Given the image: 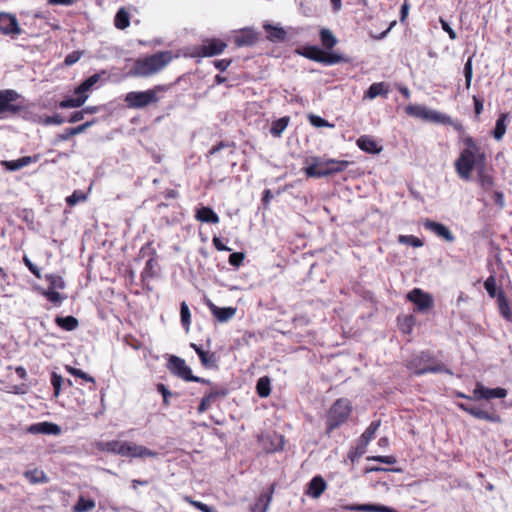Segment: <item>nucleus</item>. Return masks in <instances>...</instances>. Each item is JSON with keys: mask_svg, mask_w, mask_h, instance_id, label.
I'll use <instances>...</instances> for the list:
<instances>
[{"mask_svg": "<svg viewBox=\"0 0 512 512\" xmlns=\"http://www.w3.org/2000/svg\"><path fill=\"white\" fill-rule=\"evenodd\" d=\"M173 59L171 51H159L135 61L129 74L136 77H148L160 72Z\"/></svg>", "mask_w": 512, "mask_h": 512, "instance_id": "f257e3e1", "label": "nucleus"}, {"mask_svg": "<svg viewBox=\"0 0 512 512\" xmlns=\"http://www.w3.org/2000/svg\"><path fill=\"white\" fill-rule=\"evenodd\" d=\"M169 88V85H156L146 91H132L126 94L125 102L130 108H144L157 103L161 98L160 94L166 92Z\"/></svg>", "mask_w": 512, "mask_h": 512, "instance_id": "f03ea898", "label": "nucleus"}, {"mask_svg": "<svg viewBox=\"0 0 512 512\" xmlns=\"http://www.w3.org/2000/svg\"><path fill=\"white\" fill-rule=\"evenodd\" d=\"M408 368L415 375H423L426 373H447L452 374L444 364L434 360L428 352H421L415 355L408 364Z\"/></svg>", "mask_w": 512, "mask_h": 512, "instance_id": "7ed1b4c3", "label": "nucleus"}, {"mask_svg": "<svg viewBox=\"0 0 512 512\" xmlns=\"http://www.w3.org/2000/svg\"><path fill=\"white\" fill-rule=\"evenodd\" d=\"M485 155L483 152H473L461 150L458 158L455 160L454 166L458 177L464 181H469L474 168L478 164H483Z\"/></svg>", "mask_w": 512, "mask_h": 512, "instance_id": "20e7f679", "label": "nucleus"}, {"mask_svg": "<svg viewBox=\"0 0 512 512\" xmlns=\"http://www.w3.org/2000/svg\"><path fill=\"white\" fill-rule=\"evenodd\" d=\"M351 404L348 399L340 398L331 406L327 416V430H332L343 424L351 413Z\"/></svg>", "mask_w": 512, "mask_h": 512, "instance_id": "39448f33", "label": "nucleus"}, {"mask_svg": "<svg viewBox=\"0 0 512 512\" xmlns=\"http://www.w3.org/2000/svg\"><path fill=\"white\" fill-rule=\"evenodd\" d=\"M167 368L169 369V371L172 374L176 375L177 377H179L185 381L199 382V383H203V384L210 383V381L207 379L194 376L192 374L191 368L186 365L185 360L178 356L172 355L169 358L168 363H167Z\"/></svg>", "mask_w": 512, "mask_h": 512, "instance_id": "423d86ee", "label": "nucleus"}, {"mask_svg": "<svg viewBox=\"0 0 512 512\" xmlns=\"http://www.w3.org/2000/svg\"><path fill=\"white\" fill-rule=\"evenodd\" d=\"M20 95L12 89H6L0 91V116L1 118L7 117L8 115H16L22 109L23 106L15 103Z\"/></svg>", "mask_w": 512, "mask_h": 512, "instance_id": "0eeeda50", "label": "nucleus"}, {"mask_svg": "<svg viewBox=\"0 0 512 512\" xmlns=\"http://www.w3.org/2000/svg\"><path fill=\"white\" fill-rule=\"evenodd\" d=\"M224 50V42L220 39H205L200 45L190 49V55L194 58L212 57L219 55Z\"/></svg>", "mask_w": 512, "mask_h": 512, "instance_id": "6e6552de", "label": "nucleus"}, {"mask_svg": "<svg viewBox=\"0 0 512 512\" xmlns=\"http://www.w3.org/2000/svg\"><path fill=\"white\" fill-rule=\"evenodd\" d=\"M507 394L508 392L504 388H488L485 387L482 383L477 382L473 390V400H490L492 398H505Z\"/></svg>", "mask_w": 512, "mask_h": 512, "instance_id": "1a4fd4ad", "label": "nucleus"}, {"mask_svg": "<svg viewBox=\"0 0 512 512\" xmlns=\"http://www.w3.org/2000/svg\"><path fill=\"white\" fill-rule=\"evenodd\" d=\"M0 31L2 34L15 38L22 33V29L18 23L17 18L10 14L0 13Z\"/></svg>", "mask_w": 512, "mask_h": 512, "instance_id": "9d476101", "label": "nucleus"}, {"mask_svg": "<svg viewBox=\"0 0 512 512\" xmlns=\"http://www.w3.org/2000/svg\"><path fill=\"white\" fill-rule=\"evenodd\" d=\"M407 299L413 302L421 312L429 310L433 306V298L429 293L420 288H414L407 294Z\"/></svg>", "mask_w": 512, "mask_h": 512, "instance_id": "9b49d317", "label": "nucleus"}, {"mask_svg": "<svg viewBox=\"0 0 512 512\" xmlns=\"http://www.w3.org/2000/svg\"><path fill=\"white\" fill-rule=\"evenodd\" d=\"M210 345H211L210 339H207V341H206L207 349H205L202 345H198L195 343L190 344V347L199 356L201 364L205 368H209V369L216 367L217 361H218V358L216 357L215 353L210 351Z\"/></svg>", "mask_w": 512, "mask_h": 512, "instance_id": "f8f14e48", "label": "nucleus"}, {"mask_svg": "<svg viewBox=\"0 0 512 512\" xmlns=\"http://www.w3.org/2000/svg\"><path fill=\"white\" fill-rule=\"evenodd\" d=\"M458 407L477 419L486 420L492 423L501 422V417L497 413L485 411L478 406L459 403Z\"/></svg>", "mask_w": 512, "mask_h": 512, "instance_id": "ddd939ff", "label": "nucleus"}, {"mask_svg": "<svg viewBox=\"0 0 512 512\" xmlns=\"http://www.w3.org/2000/svg\"><path fill=\"white\" fill-rule=\"evenodd\" d=\"M305 56L311 60L324 63L326 65L337 64L342 61V57L337 54H327L317 47H309Z\"/></svg>", "mask_w": 512, "mask_h": 512, "instance_id": "4468645a", "label": "nucleus"}, {"mask_svg": "<svg viewBox=\"0 0 512 512\" xmlns=\"http://www.w3.org/2000/svg\"><path fill=\"white\" fill-rule=\"evenodd\" d=\"M423 226L425 229L429 230L430 232L434 233L438 237L444 239L445 241L451 243L455 240V237L453 233L450 231V229L439 222H435L430 219H426L423 222Z\"/></svg>", "mask_w": 512, "mask_h": 512, "instance_id": "2eb2a0df", "label": "nucleus"}, {"mask_svg": "<svg viewBox=\"0 0 512 512\" xmlns=\"http://www.w3.org/2000/svg\"><path fill=\"white\" fill-rule=\"evenodd\" d=\"M123 456L132 457V458H143V457H151L155 458L158 456V453L146 448L142 445H137L135 443L125 442Z\"/></svg>", "mask_w": 512, "mask_h": 512, "instance_id": "dca6fc26", "label": "nucleus"}, {"mask_svg": "<svg viewBox=\"0 0 512 512\" xmlns=\"http://www.w3.org/2000/svg\"><path fill=\"white\" fill-rule=\"evenodd\" d=\"M26 431L33 435L44 434L57 436L61 434V427L55 423L44 421L31 424L27 427Z\"/></svg>", "mask_w": 512, "mask_h": 512, "instance_id": "f3484780", "label": "nucleus"}, {"mask_svg": "<svg viewBox=\"0 0 512 512\" xmlns=\"http://www.w3.org/2000/svg\"><path fill=\"white\" fill-rule=\"evenodd\" d=\"M258 40V34L250 28L241 29L233 36V42L237 47L251 46Z\"/></svg>", "mask_w": 512, "mask_h": 512, "instance_id": "a211bd4d", "label": "nucleus"}, {"mask_svg": "<svg viewBox=\"0 0 512 512\" xmlns=\"http://www.w3.org/2000/svg\"><path fill=\"white\" fill-rule=\"evenodd\" d=\"M40 154H34L32 156H24L16 160H6L2 162V165L6 170L17 171L32 163H37L40 160Z\"/></svg>", "mask_w": 512, "mask_h": 512, "instance_id": "6ab92c4d", "label": "nucleus"}, {"mask_svg": "<svg viewBox=\"0 0 512 512\" xmlns=\"http://www.w3.org/2000/svg\"><path fill=\"white\" fill-rule=\"evenodd\" d=\"M326 488L327 484L323 477L315 476L308 483L306 494L314 499H317L322 495Z\"/></svg>", "mask_w": 512, "mask_h": 512, "instance_id": "aec40b11", "label": "nucleus"}, {"mask_svg": "<svg viewBox=\"0 0 512 512\" xmlns=\"http://www.w3.org/2000/svg\"><path fill=\"white\" fill-rule=\"evenodd\" d=\"M349 511H365V512H397L395 509L380 504H351L345 506Z\"/></svg>", "mask_w": 512, "mask_h": 512, "instance_id": "412c9836", "label": "nucleus"}, {"mask_svg": "<svg viewBox=\"0 0 512 512\" xmlns=\"http://www.w3.org/2000/svg\"><path fill=\"white\" fill-rule=\"evenodd\" d=\"M125 442L112 440V441H99L96 443V448L102 452H109L123 456Z\"/></svg>", "mask_w": 512, "mask_h": 512, "instance_id": "4be33fe9", "label": "nucleus"}, {"mask_svg": "<svg viewBox=\"0 0 512 512\" xmlns=\"http://www.w3.org/2000/svg\"><path fill=\"white\" fill-rule=\"evenodd\" d=\"M389 85L385 82H377L373 83L368 90L365 92L364 98L365 99H374L378 96H384L386 97L389 93Z\"/></svg>", "mask_w": 512, "mask_h": 512, "instance_id": "5701e85b", "label": "nucleus"}, {"mask_svg": "<svg viewBox=\"0 0 512 512\" xmlns=\"http://www.w3.org/2000/svg\"><path fill=\"white\" fill-rule=\"evenodd\" d=\"M357 146L362 151H365L367 153H372V154L379 153L382 149L381 147L378 146L376 141L368 135H363V136L359 137L357 140Z\"/></svg>", "mask_w": 512, "mask_h": 512, "instance_id": "b1692460", "label": "nucleus"}, {"mask_svg": "<svg viewBox=\"0 0 512 512\" xmlns=\"http://www.w3.org/2000/svg\"><path fill=\"white\" fill-rule=\"evenodd\" d=\"M273 489L261 493L256 502L251 507L250 512H266L272 499Z\"/></svg>", "mask_w": 512, "mask_h": 512, "instance_id": "393cba45", "label": "nucleus"}, {"mask_svg": "<svg viewBox=\"0 0 512 512\" xmlns=\"http://www.w3.org/2000/svg\"><path fill=\"white\" fill-rule=\"evenodd\" d=\"M99 80H100V74L96 73V74L91 75L86 80H84L78 87L75 88L74 94L75 95H88L87 92H89Z\"/></svg>", "mask_w": 512, "mask_h": 512, "instance_id": "a878e982", "label": "nucleus"}, {"mask_svg": "<svg viewBox=\"0 0 512 512\" xmlns=\"http://www.w3.org/2000/svg\"><path fill=\"white\" fill-rule=\"evenodd\" d=\"M314 163L305 168V173L309 177L320 178L327 176L324 162L318 161L317 158L313 159Z\"/></svg>", "mask_w": 512, "mask_h": 512, "instance_id": "bb28decb", "label": "nucleus"}, {"mask_svg": "<svg viewBox=\"0 0 512 512\" xmlns=\"http://www.w3.org/2000/svg\"><path fill=\"white\" fill-rule=\"evenodd\" d=\"M197 220L205 223H218V215L209 207H201L196 212Z\"/></svg>", "mask_w": 512, "mask_h": 512, "instance_id": "cd10ccee", "label": "nucleus"}, {"mask_svg": "<svg viewBox=\"0 0 512 512\" xmlns=\"http://www.w3.org/2000/svg\"><path fill=\"white\" fill-rule=\"evenodd\" d=\"M55 323L65 331H73L79 326V321L74 316H57Z\"/></svg>", "mask_w": 512, "mask_h": 512, "instance_id": "c85d7f7f", "label": "nucleus"}, {"mask_svg": "<svg viewBox=\"0 0 512 512\" xmlns=\"http://www.w3.org/2000/svg\"><path fill=\"white\" fill-rule=\"evenodd\" d=\"M25 478L32 484L47 483L48 477L43 470L33 469L28 470L24 474Z\"/></svg>", "mask_w": 512, "mask_h": 512, "instance_id": "c756f323", "label": "nucleus"}, {"mask_svg": "<svg viewBox=\"0 0 512 512\" xmlns=\"http://www.w3.org/2000/svg\"><path fill=\"white\" fill-rule=\"evenodd\" d=\"M264 29L267 32V38L270 41H282L286 37V32L281 27H275L270 24H265Z\"/></svg>", "mask_w": 512, "mask_h": 512, "instance_id": "7c9ffc66", "label": "nucleus"}, {"mask_svg": "<svg viewBox=\"0 0 512 512\" xmlns=\"http://www.w3.org/2000/svg\"><path fill=\"white\" fill-rule=\"evenodd\" d=\"M75 98H67L59 102L58 106L62 109L67 108H78L81 107L86 100L88 99V95H76Z\"/></svg>", "mask_w": 512, "mask_h": 512, "instance_id": "2f4dec72", "label": "nucleus"}, {"mask_svg": "<svg viewBox=\"0 0 512 512\" xmlns=\"http://www.w3.org/2000/svg\"><path fill=\"white\" fill-rule=\"evenodd\" d=\"M115 27L123 30L130 25V16L129 13L125 10V8H120L114 18Z\"/></svg>", "mask_w": 512, "mask_h": 512, "instance_id": "473e14b6", "label": "nucleus"}, {"mask_svg": "<svg viewBox=\"0 0 512 512\" xmlns=\"http://www.w3.org/2000/svg\"><path fill=\"white\" fill-rule=\"evenodd\" d=\"M48 301L52 302L56 306H60L62 302L66 299V296L60 294L59 292L52 289H38Z\"/></svg>", "mask_w": 512, "mask_h": 512, "instance_id": "72a5a7b5", "label": "nucleus"}, {"mask_svg": "<svg viewBox=\"0 0 512 512\" xmlns=\"http://www.w3.org/2000/svg\"><path fill=\"white\" fill-rule=\"evenodd\" d=\"M497 302H498V307H499L500 314L505 319L510 320L511 316H512V313H511V309H510V306H509V302H508L506 296L504 295L503 291H500L497 294Z\"/></svg>", "mask_w": 512, "mask_h": 512, "instance_id": "f704fd0d", "label": "nucleus"}, {"mask_svg": "<svg viewBox=\"0 0 512 512\" xmlns=\"http://www.w3.org/2000/svg\"><path fill=\"white\" fill-rule=\"evenodd\" d=\"M506 120H507V114H501L500 117L497 119L495 128L492 132V135L495 140L500 141L502 140L503 136L506 133Z\"/></svg>", "mask_w": 512, "mask_h": 512, "instance_id": "c9c22d12", "label": "nucleus"}, {"mask_svg": "<svg viewBox=\"0 0 512 512\" xmlns=\"http://www.w3.org/2000/svg\"><path fill=\"white\" fill-rule=\"evenodd\" d=\"M349 165L348 161L328 160L324 162L327 176L345 170Z\"/></svg>", "mask_w": 512, "mask_h": 512, "instance_id": "e433bc0d", "label": "nucleus"}, {"mask_svg": "<svg viewBox=\"0 0 512 512\" xmlns=\"http://www.w3.org/2000/svg\"><path fill=\"white\" fill-rule=\"evenodd\" d=\"M380 425V420L371 422V424L367 427V429L363 432V434L360 437L361 441L363 442V445H368L370 443V441L374 438Z\"/></svg>", "mask_w": 512, "mask_h": 512, "instance_id": "4c0bfd02", "label": "nucleus"}, {"mask_svg": "<svg viewBox=\"0 0 512 512\" xmlns=\"http://www.w3.org/2000/svg\"><path fill=\"white\" fill-rule=\"evenodd\" d=\"M424 120L434 123H451V118L449 116L429 108H427V113L424 117Z\"/></svg>", "mask_w": 512, "mask_h": 512, "instance_id": "58836bf2", "label": "nucleus"}, {"mask_svg": "<svg viewBox=\"0 0 512 512\" xmlns=\"http://www.w3.org/2000/svg\"><path fill=\"white\" fill-rule=\"evenodd\" d=\"M289 122L288 117H282L276 121H274L270 128V133L274 137H280L283 131L287 128Z\"/></svg>", "mask_w": 512, "mask_h": 512, "instance_id": "ea45409f", "label": "nucleus"}, {"mask_svg": "<svg viewBox=\"0 0 512 512\" xmlns=\"http://www.w3.org/2000/svg\"><path fill=\"white\" fill-rule=\"evenodd\" d=\"M256 390L260 397H268L271 392L270 379L266 376L259 378L257 381Z\"/></svg>", "mask_w": 512, "mask_h": 512, "instance_id": "a19ab883", "label": "nucleus"}, {"mask_svg": "<svg viewBox=\"0 0 512 512\" xmlns=\"http://www.w3.org/2000/svg\"><path fill=\"white\" fill-rule=\"evenodd\" d=\"M405 112L409 116H413L424 120V117L426 116L427 113V108L419 104H411L405 108Z\"/></svg>", "mask_w": 512, "mask_h": 512, "instance_id": "79ce46f5", "label": "nucleus"}, {"mask_svg": "<svg viewBox=\"0 0 512 512\" xmlns=\"http://www.w3.org/2000/svg\"><path fill=\"white\" fill-rule=\"evenodd\" d=\"M320 37L322 45L327 49H331L337 44L336 37L328 29H322L320 32Z\"/></svg>", "mask_w": 512, "mask_h": 512, "instance_id": "37998d69", "label": "nucleus"}, {"mask_svg": "<svg viewBox=\"0 0 512 512\" xmlns=\"http://www.w3.org/2000/svg\"><path fill=\"white\" fill-rule=\"evenodd\" d=\"M45 279L47 282H49V288L48 289H64L65 288V282L63 278L56 274H46Z\"/></svg>", "mask_w": 512, "mask_h": 512, "instance_id": "c03bdc74", "label": "nucleus"}, {"mask_svg": "<svg viewBox=\"0 0 512 512\" xmlns=\"http://www.w3.org/2000/svg\"><path fill=\"white\" fill-rule=\"evenodd\" d=\"M95 507V502L92 499H85L80 497L74 506V512H88Z\"/></svg>", "mask_w": 512, "mask_h": 512, "instance_id": "a18cd8bd", "label": "nucleus"}, {"mask_svg": "<svg viewBox=\"0 0 512 512\" xmlns=\"http://www.w3.org/2000/svg\"><path fill=\"white\" fill-rule=\"evenodd\" d=\"M157 266V261L154 257H151L147 260L146 265L141 273L142 279H149L155 276V268Z\"/></svg>", "mask_w": 512, "mask_h": 512, "instance_id": "49530a36", "label": "nucleus"}, {"mask_svg": "<svg viewBox=\"0 0 512 512\" xmlns=\"http://www.w3.org/2000/svg\"><path fill=\"white\" fill-rule=\"evenodd\" d=\"M397 240L400 244L410 245L416 248L424 245L421 239L413 235H399Z\"/></svg>", "mask_w": 512, "mask_h": 512, "instance_id": "de8ad7c7", "label": "nucleus"}, {"mask_svg": "<svg viewBox=\"0 0 512 512\" xmlns=\"http://www.w3.org/2000/svg\"><path fill=\"white\" fill-rule=\"evenodd\" d=\"M205 304L210 309L213 316L219 321L224 322V308L216 306L209 298H204Z\"/></svg>", "mask_w": 512, "mask_h": 512, "instance_id": "09e8293b", "label": "nucleus"}, {"mask_svg": "<svg viewBox=\"0 0 512 512\" xmlns=\"http://www.w3.org/2000/svg\"><path fill=\"white\" fill-rule=\"evenodd\" d=\"M180 318L183 327L188 331L191 323V314L186 302H182L180 305Z\"/></svg>", "mask_w": 512, "mask_h": 512, "instance_id": "8fccbe9b", "label": "nucleus"}, {"mask_svg": "<svg viewBox=\"0 0 512 512\" xmlns=\"http://www.w3.org/2000/svg\"><path fill=\"white\" fill-rule=\"evenodd\" d=\"M223 392H221L222 394ZM220 395V392H211L208 395L204 396L201 400V403L198 407V412L203 413L208 409L210 404Z\"/></svg>", "mask_w": 512, "mask_h": 512, "instance_id": "3c124183", "label": "nucleus"}, {"mask_svg": "<svg viewBox=\"0 0 512 512\" xmlns=\"http://www.w3.org/2000/svg\"><path fill=\"white\" fill-rule=\"evenodd\" d=\"M50 381L53 386L54 397H58L60 395L61 387L64 382V379L60 374H58L56 372H52Z\"/></svg>", "mask_w": 512, "mask_h": 512, "instance_id": "603ef678", "label": "nucleus"}, {"mask_svg": "<svg viewBox=\"0 0 512 512\" xmlns=\"http://www.w3.org/2000/svg\"><path fill=\"white\" fill-rule=\"evenodd\" d=\"M65 118H63L59 114H55L53 116H46L45 118L39 117L38 123L44 124V125H61L65 122Z\"/></svg>", "mask_w": 512, "mask_h": 512, "instance_id": "864d4df0", "label": "nucleus"}, {"mask_svg": "<svg viewBox=\"0 0 512 512\" xmlns=\"http://www.w3.org/2000/svg\"><path fill=\"white\" fill-rule=\"evenodd\" d=\"M66 369L71 375L75 377H79L87 382L95 383V379L86 372L82 371L81 369L74 368L71 366H67Z\"/></svg>", "mask_w": 512, "mask_h": 512, "instance_id": "5fc2aeb1", "label": "nucleus"}, {"mask_svg": "<svg viewBox=\"0 0 512 512\" xmlns=\"http://www.w3.org/2000/svg\"><path fill=\"white\" fill-rule=\"evenodd\" d=\"M462 142L464 144V148L462 150H468L473 152H482L479 145L476 143V141L471 136H464L462 139Z\"/></svg>", "mask_w": 512, "mask_h": 512, "instance_id": "6e6d98bb", "label": "nucleus"}, {"mask_svg": "<svg viewBox=\"0 0 512 512\" xmlns=\"http://www.w3.org/2000/svg\"><path fill=\"white\" fill-rule=\"evenodd\" d=\"M464 76H465L466 88H469L471 85L472 76H473L472 57H469L467 62L464 65Z\"/></svg>", "mask_w": 512, "mask_h": 512, "instance_id": "4d7b16f0", "label": "nucleus"}, {"mask_svg": "<svg viewBox=\"0 0 512 512\" xmlns=\"http://www.w3.org/2000/svg\"><path fill=\"white\" fill-rule=\"evenodd\" d=\"M484 288L491 298L496 296V279L494 276H489L484 282Z\"/></svg>", "mask_w": 512, "mask_h": 512, "instance_id": "13d9d810", "label": "nucleus"}, {"mask_svg": "<svg viewBox=\"0 0 512 512\" xmlns=\"http://www.w3.org/2000/svg\"><path fill=\"white\" fill-rule=\"evenodd\" d=\"M23 263L35 277L38 279L42 277L40 269L28 258L27 255L23 256Z\"/></svg>", "mask_w": 512, "mask_h": 512, "instance_id": "bf43d9fd", "label": "nucleus"}, {"mask_svg": "<svg viewBox=\"0 0 512 512\" xmlns=\"http://www.w3.org/2000/svg\"><path fill=\"white\" fill-rule=\"evenodd\" d=\"M245 259L243 252H234L229 255L228 261L234 267H239Z\"/></svg>", "mask_w": 512, "mask_h": 512, "instance_id": "052dcab7", "label": "nucleus"}, {"mask_svg": "<svg viewBox=\"0 0 512 512\" xmlns=\"http://www.w3.org/2000/svg\"><path fill=\"white\" fill-rule=\"evenodd\" d=\"M86 196L80 191H74V193L67 197L66 202L68 205L73 206L81 201H84Z\"/></svg>", "mask_w": 512, "mask_h": 512, "instance_id": "680f3d73", "label": "nucleus"}, {"mask_svg": "<svg viewBox=\"0 0 512 512\" xmlns=\"http://www.w3.org/2000/svg\"><path fill=\"white\" fill-rule=\"evenodd\" d=\"M82 54H83L82 51H73V52L69 53L68 55H66V57L64 59V64L66 66H72L73 64H75L76 62L79 61Z\"/></svg>", "mask_w": 512, "mask_h": 512, "instance_id": "e2e57ef3", "label": "nucleus"}, {"mask_svg": "<svg viewBox=\"0 0 512 512\" xmlns=\"http://www.w3.org/2000/svg\"><path fill=\"white\" fill-rule=\"evenodd\" d=\"M157 391L162 395L163 397V403L167 406L169 405V400L168 398L170 396H172L173 394L171 393V391L163 384V383H158L157 386Z\"/></svg>", "mask_w": 512, "mask_h": 512, "instance_id": "0e129e2a", "label": "nucleus"}, {"mask_svg": "<svg viewBox=\"0 0 512 512\" xmlns=\"http://www.w3.org/2000/svg\"><path fill=\"white\" fill-rule=\"evenodd\" d=\"M367 460L377 461L387 465H393L396 463V458L394 456H369Z\"/></svg>", "mask_w": 512, "mask_h": 512, "instance_id": "69168bd1", "label": "nucleus"}, {"mask_svg": "<svg viewBox=\"0 0 512 512\" xmlns=\"http://www.w3.org/2000/svg\"><path fill=\"white\" fill-rule=\"evenodd\" d=\"M185 500L192 504L197 509L201 510L202 512H214L213 508L207 504H204L200 501L192 500L190 497H185Z\"/></svg>", "mask_w": 512, "mask_h": 512, "instance_id": "338daca9", "label": "nucleus"}, {"mask_svg": "<svg viewBox=\"0 0 512 512\" xmlns=\"http://www.w3.org/2000/svg\"><path fill=\"white\" fill-rule=\"evenodd\" d=\"M309 121L315 127H333V125L329 124L325 119L321 118L320 116L310 115Z\"/></svg>", "mask_w": 512, "mask_h": 512, "instance_id": "774afa93", "label": "nucleus"}]
</instances>
